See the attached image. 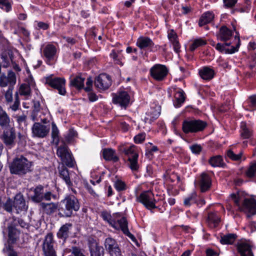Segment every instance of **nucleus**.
I'll return each instance as SVG.
<instances>
[{
    "label": "nucleus",
    "instance_id": "nucleus-21",
    "mask_svg": "<svg viewBox=\"0 0 256 256\" xmlns=\"http://www.w3.org/2000/svg\"><path fill=\"white\" fill-rule=\"evenodd\" d=\"M60 176L68 186H71L72 185V182L74 180L73 177L76 174L74 172H69L66 168L62 167L60 170Z\"/></svg>",
    "mask_w": 256,
    "mask_h": 256
},
{
    "label": "nucleus",
    "instance_id": "nucleus-14",
    "mask_svg": "<svg viewBox=\"0 0 256 256\" xmlns=\"http://www.w3.org/2000/svg\"><path fill=\"white\" fill-rule=\"evenodd\" d=\"M50 128L40 122H35L32 128V136L34 137L44 138L49 133Z\"/></svg>",
    "mask_w": 256,
    "mask_h": 256
},
{
    "label": "nucleus",
    "instance_id": "nucleus-20",
    "mask_svg": "<svg viewBox=\"0 0 256 256\" xmlns=\"http://www.w3.org/2000/svg\"><path fill=\"white\" fill-rule=\"evenodd\" d=\"M14 207L16 208L17 213L26 210L28 206L26 204L23 196L21 194H18L15 196L14 200Z\"/></svg>",
    "mask_w": 256,
    "mask_h": 256
},
{
    "label": "nucleus",
    "instance_id": "nucleus-46",
    "mask_svg": "<svg viewBox=\"0 0 256 256\" xmlns=\"http://www.w3.org/2000/svg\"><path fill=\"white\" fill-rule=\"evenodd\" d=\"M138 157L128 158V161L129 162V166L132 171H136L139 168L138 163Z\"/></svg>",
    "mask_w": 256,
    "mask_h": 256
},
{
    "label": "nucleus",
    "instance_id": "nucleus-57",
    "mask_svg": "<svg viewBox=\"0 0 256 256\" xmlns=\"http://www.w3.org/2000/svg\"><path fill=\"white\" fill-rule=\"evenodd\" d=\"M110 57L113 58V60L117 63L120 64V53L118 51L116 52L115 50H113L110 54Z\"/></svg>",
    "mask_w": 256,
    "mask_h": 256
},
{
    "label": "nucleus",
    "instance_id": "nucleus-39",
    "mask_svg": "<svg viewBox=\"0 0 256 256\" xmlns=\"http://www.w3.org/2000/svg\"><path fill=\"white\" fill-rule=\"evenodd\" d=\"M240 128L241 136L244 138H250L252 135V130L248 127L246 122H241Z\"/></svg>",
    "mask_w": 256,
    "mask_h": 256
},
{
    "label": "nucleus",
    "instance_id": "nucleus-44",
    "mask_svg": "<svg viewBox=\"0 0 256 256\" xmlns=\"http://www.w3.org/2000/svg\"><path fill=\"white\" fill-rule=\"evenodd\" d=\"M206 44V42L202 38H198L194 40L190 49L191 51H194L198 48L204 46Z\"/></svg>",
    "mask_w": 256,
    "mask_h": 256
},
{
    "label": "nucleus",
    "instance_id": "nucleus-3",
    "mask_svg": "<svg viewBox=\"0 0 256 256\" xmlns=\"http://www.w3.org/2000/svg\"><path fill=\"white\" fill-rule=\"evenodd\" d=\"M32 162L22 156L16 158L10 167L11 173L16 174H24L31 171Z\"/></svg>",
    "mask_w": 256,
    "mask_h": 256
},
{
    "label": "nucleus",
    "instance_id": "nucleus-4",
    "mask_svg": "<svg viewBox=\"0 0 256 256\" xmlns=\"http://www.w3.org/2000/svg\"><path fill=\"white\" fill-rule=\"evenodd\" d=\"M206 125V122L200 120H186L182 122V130L186 134L196 133L202 131Z\"/></svg>",
    "mask_w": 256,
    "mask_h": 256
},
{
    "label": "nucleus",
    "instance_id": "nucleus-15",
    "mask_svg": "<svg viewBox=\"0 0 256 256\" xmlns=\"http://www.w3.org/2000/svg\"><path fill=\"white\" fill-rule=\"evenodd\" d=\"M112 102L122 108H126L130 102V96L127 92H119L113 96Z\"/></svg>",
    "mask_w": 256,
    "mask_h": 256
},
{
    "label": "nucleus",
    "instance_id": "nucleus-42",
    "mask_svg": "<svg viewBox=\"0 0 256 256\" xmlns=\"http://www.w3.org/2000/svg\"><path fill=\"white\" fill-rule=\"evenodd\" d=\"M84 78L81 76H77L70 81V84L78 88H80L84 86Z\"/></svg>",
    "mask_w": 256,
    "mask_h": 256
},
{
    "label": "nucleus",
    "instance_id": "nucleus-41",
    "mask_svg": "<svg viewBox=\"0 0 256 256\" xmlns=\"http://www.w3.org/2000/svg\"><path fill=\"white\" fill-rule=\"evenodd\" d=\"M208 162L213 167L221 166L223 164V160L220 156H216L210 158Z\"/></svg>",
    "mask_w": 256,
    "mask_h": 256
},
{
    "label": "nucleus",
    "instance_id": "nucleus-58",
    "mask_svg": "<svg viewBox=\"0 0 256 256\" xmlns=\"http://www.w3.org/2000/svg\"><path fill=\"white\" fill-rule=\"evenodd\" d=\"M190 149L193 153L198 154L202 151V148L200 145L196 144L191 146Z\"/></svg>",
    "mask_w": 256,
    "mask_h": 256
},
{
    "label": "nucleus",
    "instance_id": "nucleus-5",
    "mask_svg": "<svg viewBox=\"0 0 256 256\" xmlns=\"http://www.w3.org/2000/svg\"><path fill=\"white\" fill-rule=\"evenodd\" d=\"M101 216L102 218L108 222L112 226L116 229H120L124 234L129 237L133 236L132 235L130 232L128 228V222L124 217H122L119 220H117L116 222H112L111 220V216L106 212H103Z\"/></svg>",
    "mask_w": 256,
    "mask_h": 256
},
{
    "label": "nucleus",
    "instance_id": "nucleus-40",
    "mask_svg": "<svg viewBox=\"0 0 256 256\" xmlns=\"http://www.w3.org/2000/svg\"><path fill=\"white\" fill-rule=\"evenodd\" d=\"M124 152L128 156V158L138 157V154L136 152V148L134 145L125 148L124 150Z\"/></svg>",
    "mask_w": 256,
    "mask_h": 256
},
{
    "label": "nucleus",
    "instance_id": "nucleus-11",
    "mask_svg": "<svg viewBox=\"0 0 256 256\" xmlns=\"http://www.w3.org/2000/svg\"><path fill=\"white\" fill-rule=\"evenodd\" d=\"M168 73V70L164 65L156 64L150 70L151 76L156 80L162 81Z\"/></svg>",
    "mask_w": 256,
    "mask_h": 256
},
{
    "label": "nucleus",
    "instance_id": "nucleus-53",
    "mask_svg": "<svg viewBox=\"0 0 256 256\" xmlns=\"http://www.w3.org/2000/svg\"><path fill=\"white\" fill-rule=\"evenodd\" d=\"M72 253L73 256H86L84 253V250L76 246L72 248Z\"/></svg>",
    "mask_w": 256,
    "mask_h": 256
},
{
    "label": "nucleus",
    "instance_id": "nucleus-6",
    "mask_svg": "<svg viewBox=\"0 0 256 256\" xmlns=\"http://www.w3.org/2000/svg\"><path fill=\"white\" fill-rule=\"evenodd\" d=\"M33 194L31 195V200L34 202H40L42 200H50L52 198H56V196L50 192H44V187L38 186L34 188L31 189Z\"/></svg>",
    "mask_w": 256,
    "mask_h": 256
},
{
    "label": "nucleus",
    "instance_id": "nucleus-7",
    "mask_svg": "<svg viewBox=\"0 0 256 256\" xmlns=\"http://www.w3.org/2000/svg\"><path fill=\"white\" fill-rule=\"evenodd\" d=\"M136 201L142 204L147 209L152 210L156 208L154 195L150 191H146L136 197Z\"/></svg>",
    "mask_w": 256,
    "mask_h": 256
},
{
    "label": "nucleus",
    "instance_id": "nucleus-43",
    "mask_svg": "<svg viewBox=\"0 0 256 256\" xmlns=\"http://www.w3.org/2000/svg\"><path fill=\"white\" fill-rule=\"evenodd\" d=\"M196 194L195 192L192 193L184 198V205L186 206H190L191 204L196 202Z\"/></svg>",
    "mask_w": 256,
    "mask_h": 256
},
{
    "label": "nucleus",
    "instance_id": "nucleus-50",
    "mask_svg": "<svg viewBox=\"0 0 256 256\" xmlns=\"http://www.w3.org/2000/svg\"><path fill=\"white\" fill-rule=\"evenodd\" d=\"M242 155V152H240L238 154H235L232 150H229L227 152V156L232 160H238L241 159Z\"/></svg>",
    "mask_w": 256,
    "mask_h": 256
},
{
    "label": "nucleus",
    "instance_id": "nucleus-51",
    "mask_svg": "<svg viewBox=\"0 0 256 256\" xmlns=\"http://www.w3.org/2000/svg\"><path fill=\"white\" fill-rule=\"evenodd\" d=\"M0 7L6 12H8L11 9V4L9 0H0Z\"/></svg>",
    "mask_w": 256,
    "mask_h": 256
},
{
    "label": "nucleus",
    "instance_id": "nucleus-60",
    "mask_svg": "<svg viewBox=\"0 0 256 256\" xmlns=\"http://www.w3.org/2000/svg\"><path fill=\"white\" fill-rule=\"evenodd\" d=\"M249 103L250 106L253 108L256 107V96L250 97Z\"/></svg>",
    "mask_w": 256,
    "mask_h": 256
},
{
    "label": "nucleus",
    "instance_id": "nucleus-24",
    "mask_svg": "<svg viewBox=\"0 0 256 256\" xmlns=\"http://www.w3.org/2000/svg\"><path fill=\"white\" fill-rule=\"evenodd\" d=\"M232 32L226 26H222L217 34L218 40L222 41H226L230 38Z\"/></svg>",
    "mask_w": 256,
    "mask_h": 256
},
{
    "label": "nucleus",
    "instance_id": "nucleus-35",
    "mask_svg": "<svg viewBox=\"0 0 256 256\" xmlns=\"http://www.w3.org/2000/svg\"><path fill=\"white\" fill-rule=\"evenodd\" d=\"M15 138V134L12 132H5L4 134V142L10 148L14 144V139Z\"/></svg>",
    "mask_w": 256,
    "mask_h": 256
},
{
    "label": "nucleus",
    "instance_id": "nucleus-29",
    "mask_svg": "<svg viewBox=\"0 0 256 256\" xmlns=\"http://www.w3.org/2000/svg\"><path fill=\"white\" fill-rule=\"evenodd\" d=\"M90 256H104V248L96 242H92L90 244Z\"/></svg>",
    "mask_w": 256,
    "mask_h": 256
},
{
    "label": "nucleus",
    "instance_id": "nucleus-59",
    "mask_svg": "<svg viewBox=\"0 0 256 256\" xmlns=\"http://www.w3.org/2000/svg\"><path fill=\"white\" fill-rule=\"evenodd\" d=\"M238 0H223L224 6L232 8L236 3Z\"/></svg>",
    "mask_w": 256,
    "mask_h": 256
},
{
    "label": "nucleus",
    "instance_id": "nucleus-63",
    "mask_svg": "<svg viewBox=\"0 0 256 256\" xmlns=\"http://www.w3.org/2000/svg\"><path fill=\"white\" fill-rule=\"evenodd\" d=\"M88 99L90 102H95L98 100V96L94 93L90 92L88 94Z\"/></svg>",
    "mask_w": 256,
    "mask_h": 256
},
{
    "label": "nucleus",
    "instance_id": "nucleus-27",
    "mask_svg": "<svg viewBox=\"0 0 256 256\" xmlns=\"http://www.w3.org/2000/svg\"><path fill=\"white\" fill-rule=\"evenodd\" d=\"M72 226V224L70 223L66 224L62 226L57 233L58 237L64 240L66 239L70 235Z\"/></svg>",
    "mask_w": 256,
    "mask_h": 256
},
{
    "label": "nucleus",
    "instance_id": "nucleus-10",
    "mask_svg": "<svg viewBox=\"0 0 256 256\" xmlns=\"http://www.w3.org/2000/svg\"><path fill=\"white\" fill-rule=\"evenodd\" d=\"M52 234L49 233L45 236L42 244V250L44 256H56Z\"/></svg>",
    "mask_w": 256,
    "mask_h": 256
},
{
    "label": "nucleus",
    "instance_id": "nucleus-31",
    "mask_svg": "<svg viewBox=\"0 0 256 256\" xmlns=\"http://www.w3.org/2000/svg\"><path fill=\"white\" fill-rule=\"evenodd\" d=\"M174 104L175 107L178 108L184 102L185 100L184 93L180 89L176 90L174 94Z\"/></svg>",
    "mask_w": 256,
    "mask_h": 256
},
{
    "label": "nucleus",
    "instance_id": "nucleus-23",
    "mask_svg": "<svg viewBox=\"0 0 256 256\" xmlns=\"http://www.w3.org/2000/svg\"><path fill=\"white\" fill-rule=\"evenodd\" d=\"M136 45L140 49L152 48L154 46V44L150 38L140 36L137 40Z\"/></svg>",
    "mask_w": 256,
    "mask_h": 256
},
{
    "label": "nucleus",
    "instance_id": "nucleus-18",
    "mask_svg": "<svg viewBox=\"0 0 256 256\" xmlns=\"http://www.w3.org/2000/svg\"><path fill=\"white\" fill-rule=\"evenodd\" d=\"M253 248L252 244L248 242H241L238 246L241 256H254L252 252Z\"/></svg>",
    "mask_w": 256,
    "mask_h": 256
},
{
    "label": "nucleus",
    "instance_id": "nucleus-64",
    "mask_svg": "<svg viewBox=\"0 0 256 256\" xmlns=\"http://www.w3.org/2000/svg\"><path fill=\"white\" fill-rule=\"evenodd\" d=\"M206 256H218L217 254L211 249L207 250L206 251Z\"/></svg>",
    "mask_w": 256,
    "mask_h": 256
},
{
    "label": "nucleus",
    "instance_id": "nucleus-1",
    "mask_svg": "<svg viewBox=\"0 0 256 256\" xmlns=\"http://www.w3.org/2000/svg\"><path fill=\"white\" fill-rule=\"evenodd\" d=\"M230 198L238 207V210L247 214L248 216L256 214V200L254 198H244L241 204L242 199L240 194H232Z\"/></svg>",
    "mask_w": 256,
    "mask_h": 256
},
{
    "label": "nucleus",
    "instance_id": "nucleus-2",
    "mask_svg": "<svg viewBox=\"0 0 256 256\" xmlns=\"http://www.w3.org/2000/svg\"><path fill=\"white\" fill-rule=\"evenodd\" d=\"M80 206L79 202L74 196H68L61 202L60 214L62 216L70 217L74 211L76 212L79 210Z\"/></svg>",
    "mask_w": 256,
    "mask_h": 256
},
{
    "label": "nucleus",
    "instance_id": "nucleus-37",
    "mask_svg": "<svg viewBox=\"0 0 256 256\" xmlns=\"http://www.w3.org/2000/svg\"><path fill=\"white\" fill-rule=\"evenodd\" d=\"M10 120L6 112L0 106V126H6L8 125Z\"/></svg>",
    "mask_w": 256,
    "mask_h": 256
},
{
    "label": "nucleus",
    "instance_id": "nucleus-19",
    "mask_svg": "<svg viewBox=\"0 0 256 256\" xmlns=\"http://www.w3.org/2000/svg\"><path fill=\"white\" fill-rule=\"evenodd\" d=\"M240 40L238 38V44L236 46H232L230 48H226V46H230V43L225 42L224 44L218 43L216 44L215 48L218 51L224 54H233L238 50L240 45Z\"/></svg>",
    "mask_w": 256,
    "mask_h": 256
},
{
    "label": "nucleus",
    "instance_id": "nucleus-47",
    "mask_svg": "<svg viewBox=\"0 0 256 256\" xmlns=\"http://www.w3.org/2000/svg\"><path fill=\"white\" fill-rule=\"evenodd\" d=\"M19 92L21 96H24L26 97L30 96V86L26 84H22L20 88Z\"/></svg>",
    "mask_w": 256,
    "mask_h": 256
},
{
    "label": "nucleus",
    "instance_id": "nucleus-30",
    "mask_svg": "<svg viewBox=\"0 0 256 256\" xmlns=\"http://www.w3.org/2000/svg\"><path fill=\"white\" fill-rule=\"evenodd\" d=\"M40 206L44 212L47 214H50L54 212L58 208V204L54 202H41L40 204Z\"/></svg>",
    "mask_w": 256,
    "mask_h": 256
},
{
    "label": "nucleus",
    "instance_id": "nucleus-38",
    "mask_svg": "<svg viewBox=\"0 0 256 256\" xmlns=\"http://www.w3.org/2000/svg\"><path fill=\"white\" fill-rule=\"evenodd\" d=\"M8 228L9 237L8 240L10 242H11L12 243H14L17 240L20 232L15 228L12 226H8Z\"/></svg>",
    "mask_w": 256,
    "mask_h": 256
},
{
    "label": "nucleus",
    "instance_id": "nucleus-33",
    "mask_svg": "<svg viewBox=\"0 0 256 256\" xmlns=\"http://www.w3.org/2000/svg\"><path fill=\"white\" fill-rule=\"evenodd\" d=\"M214 18V14L212 12H207L204 13L199 20L198 24L200 26L211 22Z\"/></svg>",
    "mask_w": 256,
    "mask_h": 256
},
{
    "label": "nucleus",
    "instance_id": "nucleus-13",
    "mask_svg": "<svg viewBox=\"0 0 256 256\" xmlns=\"http://www.w3.org/2000/svg\"><path fill=\"white\" fill-rule=\"evenodd\" d=\"M106 250L110 256H121V250L117 242L112 238H108L104 241Z\"/></svg>",
    "mask_w": 256,
    "mask_h": 256
},
{
    "label": "nucleus",
    "instance_id": "nucleus-28",
    "mask_svg": "<svg viewBox=\"0 0 256 256\" xmlns=\"http://www.w3.org/2000/svg\"><path fill=\"white\" fill-rule=\"evenodd\" d=\"M220 222V218L217 213L210 212L208 216L206 222L208 226L211 228L216 227Z\"/></svg>",
    "mask_w": 256,
    "mask_h": 256
},
{
    "label": "nucleus",
    "instance_id": "nucleus-49",
    "mask_svg": "<svg viewBox=\"0 0 256 256\" xmlns=\"http://www.w3.org/2000/svg\"><path fill=\"white\" fill-rule=\"evenodd\" d=\"M14 86H10L5 93L4 98L8 103L12 102V90Z\"/></svg>",
    "mask_w": 256,
    "mask_h": 256
},
{
    "label": "nucleus",
    "instance_id": "nucleus-32",
    "mask_svg": "<svg viewBox=\"0 0 256 256\" xmlns=\"http://www.w3.org/2000/svg\"><path fill=\"white\" fill-rule=\"evenodd\" d=\"M103 157L106 160H112L114 162L118 160L115 152L112 148H106L103 150Z\"/></svg>",
    "mask_w": 256,
    "mask_h": 256
},
{
    "label": "nucleus",
    "instance_id": "nucleus-34",
    "mask_svg": "<svg viewBox=\"0 0 256 256\" xmlns=\"http://www.w3.org/2000/svg\"><path fill=\"white\" fill-rule=\"evenodd\" d=\"M200 75L202 79L210 80L214 77V71L210 68L204 67L200 70Z\"/></svg>",
    "mask_w": 256,
    "mask_h": 256
},
{
    "label": "nucleus",
    "instance_id": "nucleus-48",
    "mask_svg": "<svg viewBox=\"0 0 256 256\" xmlns=\"http://www.w3.org/2000/svg\"><path fill=\"white\" fill-rule=\"evenodd\" d=\"M58 130L54 122L52 124V136L54 141L58 142Z\"/></svg>",
    "mask_w": 256,
    "mask_h": 256
},
{
    "label": "nucleus",
    "instance_id": "nucleus-56",
    "mask_svg": "<svg viewBox=\"0 0 256 256\" xmlns=\"http://www.w3.org/2000/svg\"><path fill=\"white\" fill-rule=\"evenodd\" d=\"M15 100L14 104L10 106V108L13 111H16L18 110L19 106H20V100L18 98V94L16 93L15 94Z\"/></svg>",
    "mask_w": 256,
    "mask_h": 256
},
{
    "label": "nucleus",
    "instance_id": "nucleus-54",
    "mask_svg": "<svg viewBox=\"0 0 256 256\" xmlns=\"http://www.w3.org/2000/svg\"><path fill=\"white\" fill-rule=\"evenodd\" d=\"M114 187L118 191L123 190L126 189V184L120 180H117L114 182Z\"/></svg>",
    "mask_w": 256,
    "mask_h": 256
},
{
    "label": "nucleus",
    "instance_id": "nucleus-25",
    "mask_svg": "<svg viewBox=\"0 0 256 256\" xmlns=\"http://www.w3.org/2000/svg\"><path fill=\"white\" fill-rule=\"evenodd\" d=\"M168 37L169 40L172 44L174 51L176 54H179L180 52V44L178 40L176 34L173 30H170L168 32Z\"/></svg>",
    "mask_w": 256,
    "mask_h": 256
},
{
    "label": "nucleus",
    "instance_id": "nucleus-9",
    "mask_svg": "<svg viewBox=\"0 0 256 256\" xmlns=\"http://www.w3.org/2000/svg\"><path fill=\"white\" fill-rule=\"evenodd\" d=\"M57 156L60 158L62 162L69 167L74 166L72 154L69 152L68 146L64 144L58 147L56 152Z\"/></svg>",
    "mask_w": 256,
    "mask_h": 256
},
{
    "label": "nucleus",
    "instance_id": "nucleus-62",
    "mask_svg": "<svg viewBox=\"0 0 256 256\" xmlns=\"http://www.w3.org/2000/svg\"><path fill=\"white\" fill-rule=\"evenodd\" d=\"M26 116L24 114H22L16 117V120L20 124H22V123L25 124L26 120Z\"/></svg>",
    "mask_w": 256,
    "mask_h": 256
},
{
    "label": "nucleus",
    "instance_id": "nucleus-12",
    "mask_svg": "<svg viewBox=\"0 0 256 256\" xmlns=\"http://www.w3.org/2000/svg\"><path fill=\"white\" fill-rule=\"evenodd\" d=\"M43 55L46 63L52 65L57 58V49L55 46L48 44L43 49Z\"/></svg>",
    "mask_w": 256,
    "mask_h": 256
},
{
    "label": "nucleus",
    "instance_id": "nucleus-36",
    "mask_svg": "<svg viewBox=\"0 0 256 256\" xmlns=\"http://www.w3.org/2000/svg\"><path fill=\"white\" fill-rule=\"evenodd\" d=\"M236 238V236L234 234H229L221 237L220 242L223 244H232Z\"/></svg>",
    "mask_w": 256,
    "mask_h": 256
},
{
    "label": "nucleus",
    "instance_id": "nucleus-22",
    "mask_svg": "<svg viewBox=\"0 0 256 256\" xmlns=\"http://www.w3.org/2000/svg\"><path fill=\"white\" fill-rule=\"evenodd\" d=\"M160 108L158 106H155L150 108L146 112V116L144 118L145 122L151 123L154 120L156 119L160 114Z\"/></svg>",
    "mask_w": 256,
    "mask_h": 256
},
{
    "label": "nucleus",
    "instance_id": "nucleus-16",
    "mask_svg": "<svg viewBox=\"0 0 256 256\" xmlns=\"http://www.w3.org/2000/svg\"><path fill=\"white\" fill-rule=\"evenodd\" d=\"M112 84L110 76L105 74H100L96 79L94 85L100 90L108 89Z\"/></svg>",
    "mask_w": 256,
    "mask_h": 256
},
{
    "label": "nucleus",
    "instance_id": "nucleus-26",
    "mask_svg": "<svg viewBox=\"0 0 256 256\" xmlns=\"http://www.w3.org/2000/svg\"><path fill=\"white\" fill-rule=\"evenodd\" d=\"M212 184L211 178L210 176L206 174H202L201 175L200 180V188L202 192L207 191L210 187Z\"/></svg>",
    "mask_w": 256,
    "mask_h": 256
},
{
    "label": "nucleus",
    "instance_id": "nucleus-45",
    "mask_svg": "<svg viewBox=\"0 0 256 256\" xmlns=\"http://www.w3.org/2000/svg\"><path fill=\"white\" fill-rule=\"evenodd\" d=\"M246 175L248 178H253L256 176V162L250 164L246 171Z\"/></svg>",
    "mask_w": 256,
    "mask_h": 256
},
{
    "label": "nucleus",
    "instance_id": "nucleus-61",
    "mask_svg": "<svg viewBox=\"0 0 256 256\" xmlns=\"http://www.w3.org/2000/svg\"><path fill=\"white\" fill-rule=\"evenodd\" d=\"M92 80L90 78H88L86 82V86L84 88L86 91L88 92L91 90Z\"/></svg>",
    "mask_w": 256,
    "mask_h": 256
},
{
    "label": "nucleus",
    "instance_id": "nucleus-8",
    "mask_svg": "<svg viewBox=\"0 0 256 256\" xmlns=\"http://www.w3.org/2000/svg\"><path fill=\"white\" fill-rule=\"evenodd\" d=\"M46 83L51 87L56 89L59 94L61 95L66 94V80L64 78L53 77L52 76H50L46 78Z\"/></svg>",
    "mask_w": 256,
    "mask_h": 256
},
{
    "label": "nucleus",
    "instance_id": "nucleus-55",
    "mask_svg": "<svg viewBox=\"0 0 256 256\" xmlns=\"http://www.w3.org/2000/svg\"><path fill=\"white\" fill-rule=\"evenodd\" d=\"M146 138V134L140 133L134 137V141L136 144L142 143Z\"/></svg>",
    "mask_w": 256,
    "mask_h": 256
},
{
    "label": "nucleus",
    "instance_id": "nucleus-17",
    "mask_svg": "<svg viewBox=\"0 0 256 256\" xmlns=\"http://www.w3.org/2000/svg\"><path fill=\"white\" fill-rule=\"evenodd\" d=\"M16 82V77L15 74L12 72H10L8 76L4 74H0V86L6 87V86H12Z\"/></svg>",
    "mask_w": 256,
    "mask_h": 256
},
{
    "label": "nucleus",
    "instance_id": "nucleus-52",
    "mask_svg": "<svg viewBox=\"0 0 256 256\" xmlns=\"http://www.w3.org/2000/svg\"><path fill=\"white\" fill-rule=\"evenodd\" d=\"M2 206L7 212H11L12 210V206H14V201L10 198L8 199Z\"/></svg>",
    "mask_w": 256,
    "mask_h": 256
}]
</instances>
